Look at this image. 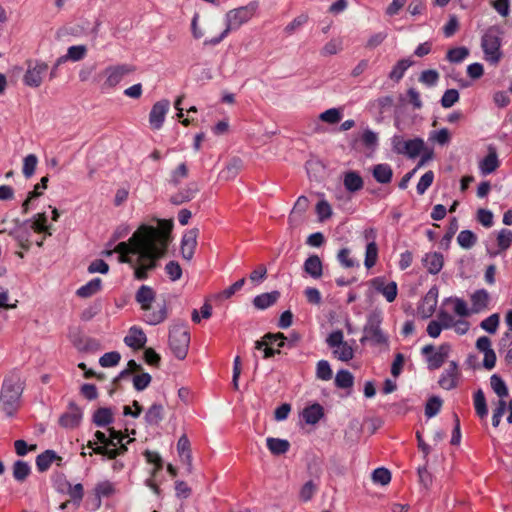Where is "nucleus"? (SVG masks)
I'll return each mask as SVG.
<instances>
[{"label":"nucleus","mask_w":512,"mask_h":512,"mask_svg":"<svg viewBox=\"0 0 512 512\" xmlns=\"http://www.w3.org/2000/svg\"><path fill=\"white\" fill-rule=\"evenodd\" d=\"M160 225L161 229L142 225L128 242H120L114 250H106L103 254L118 253L119 261L134 269V277L145 280L148 272L156 268L157 260L165 254L169 243L171 225L165 221H160Z\"/></svg>","instance_id":"obj_1"},{"label":"nucleus","mask_w":512,"mask_h":512,"mask_svg":"<svg viewBox=\"0 0 512 512\" xmlns=\"http://www.w3.org/2000/svg\"><path fill=\"white\" fill-rule=\"evenodd\" d=\"M25 388V379L19 371L9 372L3 380L0 391V409L12 417L21 405V396Z\"/></svg>","instance_id":"obj_2"},{"label":"nucleus","mask_w":512,"mask_h":512,"mask_svg":"<svg viewBox=\"0 0 512 512\" xmlns=\"http://www.w3.org/2000/svg\"><path fill=\"white\" fill-rule=\"evenodd\" d=\"M259 8L257 1H251L245 6L231 9L224 15L225 29L217 37L204 40L205 46H216L221 43L229 33L240 29L241 26L248 23L256 14Z\"/></svg>","instance_id":"obj_3"},{"label":"nucleus","mask_w":512,"mask_h":512,"mask_svg":"<svg viewBox=\"0 0 512 512\" xmlns=\"http://www.w3.org/2000/svg\"><path fill=\"white\" fill-rule=\"evenodd\" d=\"M156 297L155 291L147 285H142L137 290L135 295L136 302L145 311L144 320L149 325H157L167 318V308L165 303L158 304L157 309L152 310V303Z\"/></svg>","instance_id":"obj_4"},{"label":"nucleus","mask_w":512,"mask_h":512,"mask_svg":"<svg viewBox=\"0 0 512 512\" xmlns=\"http://www.w3.org/2000/svg\"><path fill=\"white\" fill-rule=\"evenodd\" d=\"M472 308L469 309L467 303L458 297H448L444 300L445 304H452V311L459 317L470 316L471 313H479L486 309L489 302V294L486 290L475 291L471 295Z\"/></svg>","instance_id":"obj_5"},{"label":"nucleus","mask_w":512,"mask_h":512,"mask_svg":"<svg viewBox=\"0 0 512 512\" xmlns=\"http://www.w3.org/2000/svg\"><path fill=\"white\" fill-rule=\"evenodd\" d=\"M381 324V313L374 312L369 314L363 327V336L360 339L361 344L368 343L371 346H388L389 338L383 332Z\"/></svg>","instance_id":"obj_6"},{"label":"nucleus","mask_w":512,"mask_h":512,"mask_svg":"<svg viewBox=\"0 0 512 512\" xmlns=\"http://www.w3.org/2000/svg\"><path fill=\"white\" fill-rule=\"evenodd\" d=\"M502 30L498 26L489 27L482 36L481 48L485 59L492 64H497L501 57V35Z\"/></svg>","instance_id":"obj_7"},{"label":"nucleus","mask_w":512,"mask_h":512,"mask_svg":"<svg viewBox=\"0 0 512 512\" xmlns=\"http://www.w3.org/2000/svg\"><path fill=\"white\" fill-rule=\"evenodd\" d=\"M189 343L190 334L186 326L182 324L172 326L169 333V345L178 359L186 357Z\"/></svg>","instance_id":"obj_8"},{"label":"nucleus","mask_w":512,"mask_h":512,"mask_svg":"<svg viewBox=\"0 0 512 512\" xmlns=\"http://www.w3.org/2000/svg\"><path fill=\"white\" fill-rule=\"evenodd\" d=\"M134 71L135 67L130 64H118L106 67L102 72V76L104 77L102 90L107 91L115 88L125 76Z\"/></svg>","instance_id":"obj_9"},{"label":"nucleus","mask_w":512,"mask_h":512,"mask_svg":"<svg viewBox=\"0 0 512 512\" xmlns=\"http://www.w3.org/2000/svg\"><path fill=\"white\" fill-rule=\"evenodd\" d=\"M94 438V440L88 441L87 446L92 448L95 454L106 456L108 459H116L117 456L127 451L125 445L119 448H108V436L102 431H96Z\"/></svg>","instance_id":"obj_10"},{"label":"nucleus","mask_w":512,"mask_h":512,"mask_svg":"<svg viewBox=\"0 0 512 512\" xmlns=\"http://www.w3.org/2000/svg\"><path fill=\"white\" fill-rule=\"evenodd\" d=\"M48 65L38 60H28L27 69L23 76V83L31 88L39 87L44 75L47 73Z\"/></svg>","instance_id":"obj_11"},{"label":"nucleus","mask_w":512,"mask_h":512,"mask_svg":"<svg viewBox=\"0 0 512 512\" xmlns=\"http://www.w3.org/2000/svg\"><path fill=\"white\" fill-rule=\"evenodd\" d=\"M371 287L381 294L387 302L395 301L398 295V286L395 281H388L384 276H378L370 281Z\"/></svg>","instance_id":"obj_12"},{"label":"nucleus","mask_w":512,"mask_h":512,"mask_svg":"<svg viewBox=\"0 0 512 512\" xmlns=\"http://www.w3.org/2000/svg\"><path fill=\"white\" fill-rule=\"evenodd\" d=\"M7 232L17 241L21 248L25 250L30 248L31 229L29 227V220L20 221L16 219L14 228Z\"/></svg>","instance_id":"obj_13"},{"label":"nucleus","mask_w":512,"mask_h":512,"mask_svg":"<svg viewBox=\"0 0 512 512\" xmlns=\"http://www.w3.org/2000/svg\"><path fill=\"white\" fill-rule=\"evenodd\" d=\"M460 377L461 372L459 370L458 363L455 361H450L448 366L440 375L438 384L445 390H452L458 386Z\"/></svg>","instance_id":"obj_14"},{"label":"nucleus","mask_w":512,"mask_h":512,"mask_svg":"<svg viewBox=\"0 0 512 512\" xmlns=\"http://www.w3.org/2000/svg\"><path fill=\"white\" fill-rule=\"evenodd\" d=\"M170 109V102L167 99L157 101L149 113V124L152 129L159 130L163 126L166 115Z\"/></svg>","instance_id":"obj_15"},{"label":"nucleus","mask_w":512,"mask_h":512,"mask_svg":"<svg viewBox=\"0 0 512 512\" xmlns=\"http://www.w3.org/2000/svg\"><path fill=\"white\" fill-rule=\"evenodd\" d=\"M198 233V229L193 228L188 230L182 237L181 254L182 257L186 260H191L193 258L197 246Z\"/></svg>","instance_id":"obj_16"},{"label":"nucleus","mask_w":512,"mask_h":512,"mask_svg":"<svg viewBox=\"0 0 512 512\" xmlns=\"http://www.w3.org/2000/svg\"><path fill=\"white\" fill-rule=\"evenodd\" d=\"M451 352V346L448 343L441 344L434 353L427 357V365L429 370L439 369Z\"/></svg>","instance_id":"obj_17"},{"label":"nucleus","mask_w":512,"mask_h":512,"mask_svg":"<svg viewBox=\"0 0 512 512\" xmlns=\"http://www.w3.org/2000/svg\"><path fill=\"white\" fill-rule=\"evenodd\" d=\"M423 266L432 274H438L444 265V257L439 252H429L422 258Z\"/></svg>","instance_id":"obj_18"},{"label":"nucleus","mask_w":512,"mask_h":512,"mask_svg":"<svg viewBox=\"0 0 512 512\" xmlns=\"http://www.w3.org/2000/svg\"><path fill=\"white\" fill-rule=\"evenodd\" d=\"M82 420V411L77 406H70L69 410L64 413L60 419L59 423L64 428L73 429L79 426Z\"/></svg>","instance_id":"obj_19"},{"label":"nucleus","mask_w":512,"mask_h":512,"mask_svg":"<svg viewBox=\"0 0 512 512\" xmlns=\"http://www.w3.org/2000/svg\"><path fill=\"white\" fill-rule=\"evenodd\" d=\"M500 165L496 149L489 147L487 156L479 163V169L482 175L493 173Z\"/></svg>","instance_id":"obj_20"},{"label":"nucleus","mask_w":512,"mask_h":512,"mask_svg":"<svg viewBox=\"0 0 512 512\" xmlns=\"http://www.w3.org/2000/svg\"><path fill=\"white\" fill-rule=\"evenodd\" d=\"M303 269L313 279H319L323 274V264L318 255H310L303 264Z\"/></svg>","instance_id":"obj_21"},{"label":"nucleus","mask_w":512,"mask_h":512,"mask_svg":"<svg viewBox=\"0 0 512 512\" xmlns=\"http://www.w3.org/2000/svg\"><path fill=\"white\" fill-rule=\"evenodd\" d=\"M373 178L380 184H388L393 177V170L387 163L376 164L372 167Z\"/></svg>","instance_id":"obj_22"},{"label":"nucleus","mask_w":512,"mask_h":512,"mask_svg":"<svg viewBox=\"0 0 512 512\" xmlns=\"http://www.w3.org/2000/svg\"><path fill=\"white\" fill-rule=\"evenodd\" d=\"M54 461H58V465H61L62 458L53 450H46L39 454L36 457V466L38 471L44 472L48 470Z\"/></svg>","instance_id":"obj_23"},{"label":"nucleus","mask_w":512,"mask_h":512,"mask_svg":"<svg viewBox=\"0 0 512 512\" xmlns=\"http://www.w3.org/2000/svg\"><path fill=\"white\" fill-rule=\"evenodd\" d=\"M146 340L144 332L135 326L130 328L128 335L124 338L125 344L133 349L142 348Z\"/></svg>","instance_id":"obj_24"},{"label":"nucleus","mask_w":512,"mask_h":512,"mask_svg":"<svg viewBox=\"0 0 512 512\" xmlns=\"http://www.w3.org/2000/svg\"><path fill=\"white\" fill-rule=\"evenodd\" d=\"M86 53H87V48L84 45L70 46L67 50V54L59 57L56 60V66H60L61 64L65 63L67 60H71L74 62L80 61L86 56Z\"/></svg>","instance_id":"obj_25"},{"label":"nucleus","mask_w":512,"mask_h":512,"mask_svg":"<svg viewBox=\"0 0 512 512\" xmlns=\"http://www.w3.org/2000/svg\"><path fill=\"white\" fill-rule=\"evenodd\" d=\"M198 190L199 189L196 183H189L184 189L173 195L171 197V201L176 205L188 202L195 197Z\"/></svg>","instance_id":"obj_26"},{"label":"nucleus","mask_w":512,"mask_h":512,"mask_svg":"<svg viewBox=\"0 0 512 512\" xmlns=\"http://www.w3.org/2000/svg\"><path fill=\"white\" fill-rule=\"evenodd\" d=\"M243 162L240 158H232L226 167L219 173V178L225 181L234 179L242 169Z\"/></svg>","instance_id":"obj_27"},{"label":"nucleus","mask_w":512,"mask_h":512,"mask_svg":"<svg viewBox=\"0 0 512 512\" xmlns=\"http://www.w3.org/2000/svg\"><path fill=\"white\" fill-rule=\"evenodd\" d=\"M324 416L323 407L314 403L308 407H306L302 412V417L307 424L314 425L316 424L322 417Z\"/></svg>","instance_id":"obj_28"},{"label":"nucleus","mask_w":512,"mask_h":512,"mask_svg":"<svg viewBox=\"0 0 512 512\" xmlns=\"http://www.w3.org/2000/svg\"><path fill=\"white\" fill-rule=\"evenodd\" d=\"M177 450L181 461L186 463L190 470L192 466V456L190 451V442L185 435H182L179 438L177 443Z\"/></svg>","instance_id":"obj_29"},{"label":"nucleus","mask_w":512,"mask_h":512,"mask_svg":"<svg viewBox=\"0 0 512 512\" xmlns=\"http://www.w3.org/2000/svg\"><path fill=\"white\" fill-rule=\"evenodd\" d=\"M267 448L273 455L285 454L289 448L290 443L288 440L268 437L266 439Z\"/></svg>","instance_id":"obj_30"},{"label":"nucleus","mask_w":512,"mask_h":512,"mask_svg":"<svg viewBox=\"0 0 512 512\" xmlns=\"http://www.w3.org/2000/svg\"><path fill=\"white\" fill-rule=\"evenodd\" d=\"M102 280L100 278H94L85 285L77 289L76 294L81 298H88L95 295L101 290Z\"/></svg>","instance_id":"obj_31"},{"label":"nucleus","mask_w":512,"mask_h":512,"mask_svg":"<svg viewBox=\"0 0 512 512\" xmlns=\"http://www.w3.org/2000/svg\"><path fill=\"white\" fill-rule=\"evenodd\" d=\"M113 412L110 408L102 407L93 414V423L98 427H105L113 423Z\"/></svg>","instance_id":"obj_32"},{"label":"nucleus","mask_w":512,"mask_h":512,"mask_svg":"<svg viewBox=\"0 0 512 512\" xmlns=\"http://www.w3.org/2000/svg\"><path fill=\"white\" fill-rule=\"evenodd\" d=\"M344 186L349 192H356L362 189L363 180L357 172L350 171L344 176Z\"/></svg>","instance_id":"obj_33"},{"label":"nucleus","mask_w":512,"mask_h":512,"mask_svg":"<svg viewBox=\"0 0 512 512\" xmlns=\"http://www.w3.org/2000/svg\"><path fill=\"white\" fill-rule=\"evenodd\" d=\"M279 298V292L273 291L270 293H263L256 296L253 300L255 307L259 309H266L273 305Z\"/></svg>","instance_id":"obj_34"},{"label":"nucleus","mask_w":512,"mask_h":512,"mask_svg":"<svg viewBox=\"0 0 512 512\" xmlns=\"http://www.w3.org/2000/svg\"><path fill=\"white\" fill-rule=\"evenodd\" d=\"M29 227L31 230H34L38 233H45L48 236L52 235L50 231V226L47 225V216L45 213H39L36 215L34 221L29 220Z\"/></svg>","instance_id":"obj_35"},{"label":"nucleus","mask_w":512,"mask_h":512,"mask_svg":"<svg viewBox=\"0 0 512 512\" xmlns=\"http://www.w3.org/2000/svg\"><path fill=\"white\" fill-rule=\"evenodd\" d=\"M413 64L410 59H401L392 68L389 73V78L393 81H399L403 78L406 70Z\"/></svg>","instance_id":"obj_36"},{"label":"nucleus","mask_w":512,"mask_h":512,"mask_svg":"<svg viewBox=\"0 0 512 512\" xmlns=\"http://www.w3.org/2000/svg\"><path fill=\"white\" fill-rule=\"evenodd\" d=\"M490 384L492 390L500 399H504L509 395L508 387L499 375L493 374L490 378Z\"/></svg>","instance_id":"obj_37"},{"label":"nucleus","mask_w":512,"mask_h":512,"mask_svg":"<svg viewBox=\"0 0 512 512\" xmlns=\"http://www.w3.org/2000/svg\"><path fill=\"white\" fill-rule=\"evenodd\" d=\"M354 384V377L348 370H339L335 377V385L341 389L351 388Z\"/></svg>","instance_id":"obj_38"},{"label":"nucleus","mask_w":512,"mask_h":512,"mask_svg":"<svg viewBox=\"0 0 512 512\" xmlns=\"http://www.w3.org/2000/svg\"><path fill=\"white\" fill-rule=\"evenodd\" d=\"M424 141L421 138L407 140L404 155L409 158H416L424 149Z\"/></svg>","instance_id":"obj_39"},{"label":"nucleus","mask_w":512,"mask_h":512,"mask_svg":"<svg viewBox=\"0 0 512 512\" xmlns=\"http://www.w3.org/2000/svg\"><path fill=\"white\" fill-rule=\"evenodd\" d=\"M31 468L29 464L22 460H17L13 465V477L15 480L22 482L30 474Z\"/></svg>","instance_id":"obj_40"},{"label":"nucleus","mask_w":512,"mask_h":512,"mask_svg":"<svg viewBox=\"0 0 512 512\" xmlns=\"http://www.w3.org/2000/svg\"><path fill=\"white\" fill-rule=\"evenodd\" d=\"M163 419V406L153 404L145 414V420L150 425H157Z\"/></svg>","instance_id":"obj_41"},{"label":"nucleus","mask_w":512,"mask_h":512,"mask_svg":"<svg viewBox=\"0 0 512 512\" xmlns=\"http://www.w3.org/2000/svg\"><path fill=\"white\" fill-rule=\"evenodd\" d=\"M335 357L341 361L348 362L354 357L352 345L344 341L340 346L333 350Z\"/></svg>","instance_id":"obj_42"},{"label":"nucleus","mask_w":512,"mask_h":512,"mask_svg":"<svg viewBox=\"0 0 512 512\" xmlns=\"http://www.w3.org/2000/svg\"><path fill=\"white\" fill-rule=\"evenodd\" d=\"M377 258H378L377 244L375 243V241H370L366 245L365 260H364L365 267L367 269L372 268L376 264Z\"/></svg>","instance_id":"obj_43"},{"label":"nucleus","mask_w":512,"mask_h":512,"mask_svg":"<svg viewBox=\"0 0 512 512\" xmlns=\"http://www.w3.org/2000/svg\"><path fill=\"white\" fill-rule=\"evenodd\" d=\"M474 407H475L476 414L480 418H484L487 416L488 409H487L486 399H485V395L481 389L477 390L474 393Z\"/></svg>","instance_id":"obj_44"},{"label":"nucleus","mask_w":512,"mask_h":512,"mask_svg":"<svg viewBox=\"0 0 512 512\" xmlns=\"http://www.w3.org/2000/svg\"><path fill=\"white\" fill-rule=\"evenodd\" d=\"M115 491V485L108 480L99 482L94 488L95 496L99 499L109 497L113 495Z\"/></svg>","instance_id":"obj_45"},{"label":"nucleus","mask_w":512,"mask_h":512,"mask_svg":"<svg viewBox=\"0 0 512 512\" xmlns=\"http://www.w3.org/2000/svg\"><path fill=\"white\" fill-rule=\"evenodd\" d=\"M38 164V158L35 154H29L23 159L22 173L25 178H30L35 173Z\"/></svg>","instance_id":"obj_46"},{"label":"nucleus","mask_w":512,"mask_h":512,"mask_svg":"<svg viewBox=\"0 0 512 512\" xmlns=\"http://www.w3.org/2000/svg\"><path fill=\"white\" fill-rule=\"evenodd\" d=\"M343 49V41L340 38H333L328 41L321 49V55L331 56L335 55Z\"/></svg>","instance_id":"obj_47"},{"label":"nucleus","mask_w":512,"mask_h":512,"mask_svg":"<svg viewBox=\"0 0 512 512\" xmlns=\"http://www.w3.org/2000/svg\"><path fill=\"white\" fill-rule=\"evenodd\" d=\"M477 241L476 235L470 230H463L457 236L458 244L464 249H470Z\"/></svg>","instance_id":"obj_48"},{"label":"nucleus","mask_w":512,"mask_h":512,"mask_svg":"<svg viewBox=\"0 0 512 512\" xmlns=\"http://www.w3.org/2000/svg\"><path fill=\"white\" fill-rule=\"evenodd\" d=\"M342 111L340 108H330L319 115V119L328 124H336L342 119Z\"/></svg>","instance_id":"obj_49"},{"label":"nucleus","mask_w":512,"mask_h":512,"mask_svg":"<svg viewBox=\"0 0 512 512\" xmlns=\"http://www.w3.org/2000/svg\"><path fill=\"white\" fill-rule=\"evenodd\" d=\"M333 372L327 360H320L316 365V377L323 381L332 379Z\"/></svg>","instance_id":"obj_50"},{"label":"nucleus","mask_w":512,"mask_h":512,"mask_svg":"<svg viewBox=\"0 0 512 512\" xmlns=\"http://www.w3.org/2000/svg\"><path fill=\"white\" fill-rule=\"evenodd\" d=\"M65 485L67 486V493L72 499V501L79 505L83 499L84 496V488L83 485L80 483H77L75 485H72L69 482H65Z\"/></svg>","instance_id":"obj_51"},{"label":"nucleus","mask_w":512,"mask_h":512,"mask_svg":"<svg viewBox=\"0 0 512 512\" xmlns=\"http://www.w3.org/2000/svg\"><path fill=\"white\" fill-rule=\"evenodd\" d=\"M124 439H126V436H124L120 431H116L113 428L109 429V436H108V448H119L122 445H125L129 442H131V439H128L126 443H124Z\"/></svg>","instance_id":"obj_52"},{"label":"nucleus","mask_w":512,"mask_h":512,"mask_svg":"<svg viewBox=\"0 0 512 512\" xmlns=\"http://www.w3.org/2000/svg\"><path fill=\"white\" fill-rule=\"evenodd\" d=\"M469 55V50L466 47L452 48L447 52V60L451 63H460L464 61Z\"/></svg>","instance_id":"obj_53"},{"label":"nucleus","mask_w":512,"mask_h":512,"mask_svg":"<svg viewBox=\"0 0 512 512\" xmlns=\"http://www.w3.org/2000/svg\"><path fill=\"white\" fill-rule=\"evenodd\" d=\"M317 490V483H315L313 480L307 481L300 489L299 495L301 500L304 502L311 500Z\"/></svg>","instance_id":"obj_54"},{"label":"nucleus","mask_w":512,"mask_h":512,"mask_svg":"<svg viewBox=\"0 0 512 512\" xmlns=\"http://www.w3.org/2000/svg\"><path fill=\"white\" fill-rule=\"evenodd\" d=\"M441 406H442V400L439 397H437V396L431 397L426 403L425 415L428 418H432V417L436 416L439 413Z\"/></svg>","instance_id":"obj_55"},{"label":"nucleus","mask_w":512,"mask_h":512,"mask_svg":"<svg viewBox=\"0 0 512 512\" xmlns=\"http://www.w3.org/2000/svg\"><path fill=\"white\" fill-rule=\"evenodd\" d=\"M500 317L494 313L480 323V327L488 333L494 334L499 326Z\"/></svg>","instance_id":"obj_56"},{"label":"nucleus","mask_w":512,"mask_h":512,"mask_svg":"<svg viewBox=\"0 0 512 512\" xmlns=\"http://www.w3.org/2000/svg\"><path fill=\"white\" fill-rule=\"evenodd\" d=\"M351 251L348 248H342L337 254V260L345 268H352L358 266V263L351 256Z\"/></svg>","instance_id":"obj_57"},{"label":"nucleus","mask_w":512,"mask_h":512,"mask_svg":"<svg viewBox=\"0 0 512 512\" xmlns=\"http://www.w3.org/2000/svg\"><path fill=\"white\" fill-rule=\"evenodd\" d=\"M459 101V92L456 89H448L444 92L440 103L443 108H450Z\"/></svg>","instance_id":"obj_58"},{"label":"nucleus","mask_w":512,"mask_h":512,"mask_svg":"<svg viewBox=\"0 0 512 512\" xmlns=\"http://www.w3.org/2000/svg\"><path fill=\"white\" fill-rule=\"evenodd\" d=\"M497 244L501 251L507 250L512 244V231L501 229L497 236Z\"/></svg>","instance_id":"obj_59"},{"label":"nucleus","mask_w":512,"mask_h":512,"mask_svg":"<svg viewBox=\"0 0 512 512\" xmlns=\"http://www.w3.org/2000/svg\"><path fill=\"white\" fill-rule=\"evenodd\" d=\"M120 359L121 355L117 351L107 352L100 357L99 364L102 367H114L119 363Z\"/></svg>","instance_id":"obj_60"},{"label":"nucleus","mask_w":512,"mask_h":512,"mask_svg":"<svg viewBox=\"0 0 512 512\" xmlns=\"http://www.w3.org/2000/svg\"><path fill=\"white\" fill-rule=\"evenodd\" d=\"M308 22V15L305 13H302L295 17L284 29V31L291 35L293 34L297 29L301 28L303 25H305Z\"/></svg>","instance_id":"obj_61"},{"label":"nucleus","mask_w":512,"mask_h":512,"mask_svg":"<svg viewBox=\"0 0 512 512\" xmlns=\"http://www.w3.org/2000/svg\"><path fill=\"white\" fill-rule=\"evenodd\" d=\"M372 479L375 483L387 485L391 481V473L386 468H377L372 473Z\"/></svg>","instance_id":"obj_62"},{"label":"nucleus","mask_w":512,"mask_h":512,"mask_svg":"<svg viewBox=\"0 0 512 512\" xmlns=\"http://www.w3.org/2000/svg\"><path fill=\"white\" fill-rule=\"evenodd\" d=\"M434 180V173L433 171H427L422 177L420 178L418 184H417V193L419 195H423L427 189L432 185Z\"/></svg>","instance_id":"obj_63"},{"label":"nucleus","mask_w":512,"mask_h":512,"mask_svg":"<svg viewBox=\"0 0 512 512\" xmlns=\"http://www.w3.org/2000/svg\"><path fill=\"white\" fill-rule=\"evenodd\" d=\"M165 271L172 281H177L182 276V268L176 261H170L165 265Z\"/></svg>","instance_id":"obj_64"}]
</instances>
